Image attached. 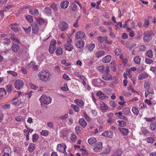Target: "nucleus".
<instances>
[{
  "label": "nucleus",
  "mask_w": 156,
  "mask_h": 156,
  "mask_svg": "<svg viewBox=\"0 0 156 156\" xmlns=\"http://www.w3.org/2000/svg\"><path fill=\"white\" fill-rule=\"evenodd\" d=\"M38 76L41 80L45 81H47L50 79V73L46 71H43L40 72L38 74Z\"/></svg>",
  "instance_id": "obj_1"
},
{
  "label": "nucleus",
  "mask_w": 156,
  "mask_h": 156,
  "mask_svg": "<svg viewBox=\"0 0 156 156\" xmlns=\"http://www.w3.org/2000/svg\"><path fill=\"white\" fill-rule=\"evenodd\" d=\"M39 100L41 105L43 106L44 105H48L51 102L52 99L50 97L43 94L40 98Z\"/></svg>",
  "instance_id": "obj_2"
},
{
  "label": "nucleus",
  "mask_w": 156,
  "mask_h": 156,
  "mask_svg": "<svg viewBox=\"0 0 156 156\" xmlns=\"http://www.w3.org/2000/svg\"><path fill=\"white\" fill-rule=\"evenodd\" d=\"M154 36V34L152 31L144 33L143 37L144 41L145 42H148L152 39L153 36Z\"/></svg>",
  "instance_id": "obj_3"
},
{
  "label": "nucleus",
  "mask_w": 156,
  "mask_h": 156,
  "mask_svg": "<svg viewBox=\"0 0 156 156\" xmlns=\"http://www.w3.org/2000/svg\"><path fill=\"white\" fill-rule=\"evenodd\" d=\"M24 84L23 81L20 79L16 80L13 84L14 87L17 90L23 89Z\"/></svg>",
  "instance_id": "obj_4"
},
{
  "label": "nucleus",
  "mask_w": 156,
  "mask_h": 156,
  "mask_svg": "<svg viewBox=\"0 0 156 156\" xmlns=\"http://www.w3.org/2000/svg\"><path fill=\"white\" fill-rule=\"evenodd\" d=\"M66 147V146L65 144L63 143L59 144L57 145V150L62 153H63L65 155H67V153L65 151Z\"/></svg>",
  "instance_id": "obj_5"
},
{
  "label": "nucleus",
  "mask_w": 156,
  "mask_h": 156,
  "mask_svg": "<svg viewBox=\"0 0 156 156\" xmlns=\"http://www.w3.org/2000/svg\"><path fill=\"white\" fill-rule=\"evenodd\" d=\"M72 39L68 38L67 40V44H65L64 47L65 49L68 51H71L73 49V46L72 45Z\"/></svg>",
  "instance_id": "obj_6"
},
{
  "label": "nucleus",
  "mask_w": 156,
  "mask_h": 156,
  "mask_svg": "<svg viewBox=\"0 0 156 156\" xmlns=\"http://www.w3.org/2000/svg\"><path fill=\"white\" fill-rule=\"evenodd\" d=\"M56 41L55 40H52L50 42V45L49 46L48 51L50 54H52L56 48Z\"/></svg>",
  "instance_id": "obj_7"
},
{
  "label": "nucleus",
  "mask_w": 156,
  "mask_h": 156,
  "mask_svg": "<svg viewBox=\"0 0 156 156\" xmlns=\"http://www.w3.org/2000/svg\"><path fill=\"white\" fill-rule=\"evenodd\" d=\"M86 37V34L84 32L79 31L76 33L75 38L77 39H83Z\"/></svg>",
  "instance_id": "obj_8"
},
{
  "label": "nucleus",
  "mask_w": 156,
  "mask_h": 156,
  "mask_svg": "<svg viewBox=\"0 0 156 156\" xmlns=\"http://www.w3.org/2000/svg\"><path fill=\"white\" fill-rule=\"evenodd\" d=\"M101 142H98L97 144H96L94 148L93 149L94 151L96 152H100L102 149L103 146Z\"/></svg>",
  "instance_id": "obj_9"
},
{
  "label": "nucleus",
  "mask_w": 156,
  "mask_h": 156,
  "mask_svg": "<svg viewBox=\"0 0 156 156\" xmlns=\"http://www.w3.org/2000/svg\"><path fill=\"white\" fill-rule=\"evenodd\" d=\"M84 42L83 40L78 41L75 44L76 47L78 48H82L84 47Z\"/></svg>",
  "instance_id": "obj_10"
},
{
  "label": "nucleus",
  "mask_w": 156,
  "mask_h": 156,
  "mask_svg": "<svg viewBox=\"0 0 156 156\" xmlns=\"http://www.w3.org/2000/svg\"><path fill=\"white\" fill-rule=\"evenodd\" d=\"M59 28L62 31H64L68 28V24L64 22H61L59 24Z\"/></svg>",
  "instance_id": "obj_11"
},
{
  "label": "nucleus",
  "mask_w": 156,
  "mask_h": 156,
  "mask_svg": "<svg viewBox=\"0 0 156 156\" xmlns=\"http://www.w3.org/2000/svg\"><path fill=\"white\" fill-rule=\"evenodd\" d=\"M69 2L67 0L63 1L60 3V6L63 9H66L68 6Z\"/></svg>",
  "instance_id": "obj_12"
},
{
  "label": "nucleus",
  "mask_w": 156,
  "mask_h": 156,
  "mask_svg": "<svg viewBox=\"0 0 156 156\" xmlns=\"http://www.w3.org/2000/svg\"><path fill=\"white\" fill-rule=\"evenodd\" d=\"M102 78L104 80L106 81L111 80H112V75L108 73H107L103 75Z\"/></svg>",
  "instance_id": "obj_13"
},
{
  "label": "nucleus",
  "mask_w": 156,
  "mask_h": 156,
  "mask_svg": "<svg viewBox=\"0 0 156 156\" xmlns=\"http://www.w3.org/2000/svg\"><path fill=\"white\" fill-rule=\"evenodd\" d=\"M97 95L99 97L100 99L103 100L106 99L108 98L107 96L105 95V94L100 91H98L97 93Z\"/></svg>",
  "instance_id": "obj_14"
},
{
  "label": "nucleus",
  "mask_w": 156,
  "mask_h": 156,
  "mask_svg": "<svg viewBox=\"0 0 156 156\" xmlns=\"http://www.w3.org/2000/svg\"><path fill=\"white\" fill-rule=\"evenodd\" d=\"M111 59V56L110 55H108L103 58L102 60L104 63H107L110 62Z\"/></svg>",
  "instance_id": "obj_15"
},
{
  "label": "nucleus",
  "mask_w": 156,
  "mask_h": 156,
  "mask_svg": "<svg viewBox=\"0 0 156 156\" xmlns=\"http://www.w3.org/2000/svg\"><path fill=\"white\" fill-rule=\"evenodd\" d=\"M97 38L98 43L101 44L104 41H107L108 39V37L106 36L101 37V36H99L97 37Z\"/></svg>",
  "instance_id": "obj_16"
},
{
  "label": "nucleus",
  "mask_w": 156,
  "mask_h": 156,
  "mask_svg": "<svg viewBox=\"0 0 156 156\" xmlns=\"http://www.w3.org/2000/svg\"><path fill=\"white\" fill-rule=\"evenodd\" d=\"M101 135L106 137L111 138L113 136V133L111 132L105 131Z\"/></svg>",
  "instance_id": "obj_17"
},
{
  "label": "nucleus",
  "mask_w": 156,
  "mask_h": 156,
  "mask_svg": "<svg viewBox=\"0 0 156 156\" xmlns=\"http://www.w3.org/2000/svg\"><path fill=\"white\" fill-rule=\"evenodd\" d=\"M79 123L83 127L85 128L87 125V123L83 118L79 119Z\"/></svg>",
  "instance_id": "obj_18"
},
{
  "label": "nucleus",
  "mask_w": 156,
  "mask_h": 156,
  "mask_svg": "<svg viewBox=\"0 0 156 156\" xmlns=\"http://www.w3.org/2000/svg\"><path fill=\"white\" fill-rule=\"evenodd\" d=\"M5 90L3 88H0V100L2 99L4 96L6 94Z\"/></svg>",
  "instance_id": "obj_19"
},
{
  "label": "nucleus",
  "mask_w": 156,
  "mask_h": 156,
  "mask_svg": "<svg viewBox=\"0 0 156 156\" xmlns=\"http://www.w3.org/2000/svg\"><path fill=\"white\" fill-rule=\"evenodd\" d=\"M105 53V51H101L96 52L95 54V56L98 58H99L103 56Z\"/></svg>",
  "instance_id": "obj_20"
},
{
  "label": "nucleus",
  "mask_w": 156,
  "mask_h": 156,
  "mask_svg": "<svg viewBox=\"0 0 156 156\" xmlns=\"http://www.w3.org/2000/svg\"><path fill=\"white\" fill-rule=\"evenodd\" d=\"M63 52V48L61 47L57 48L55 50V53L58 56L61 55L62 54Z\"/></svg>",
  "instance_id": "obj_21"
},
{
  "label": "nucleus",
  "mask_w": 156,
  "mask_h": 156,
  "mask_svg": "<svg viewBox=\"0 0 156 156\" xmlns=\"http://www.w3.org/2000/svg\"><path fill=\"white\" fill-rule=\"evenodd\" d=\"M20 48V46L18 44H13L12 47V49L14 52H17L19 49Z\"/></svg>",
  "instance_id": "obj_22"
},
{
  "label": "nucleus",
  "mask_w": 156,
  "mask_h": 156,
  "mask_svg": "<svg viewBox=\"0 0 156 156\" xmlns=\"http://www.w3.org/2000/svg\"><path fill=\"white\" fill-rule=\"evenodd\" d=\"M29 13L33 15H37L38 14V11L36 9H30L29 10Z\"/></svg>",
  "instance_id": "obj_23"
},
{
  "label": "nucleus",
  "mask_w": 156,
  "mask_h": 156,
  "mask_svg": "<svg viewBox=\"0 0 156 156\" xmlns=\"http://www.w3.org/2000/svg\"><path fill=\"white\" fill-rule=\"evenodd\" d=\"M35 149V145L34 144L30 143L28 147V150L30 152H32Z\"/></svg>",
  "instance_id": "obj_24"
},
{
  "label": "nucleus",
  "mask_w": 156,
  "mask_h": 156,
  "mask_svg": "<svg viewBox=\"0 0 156 156\" xmlns=\"http://www.w3.org/2000/svg\"><path fill=\"white\" fill-rule=\"evenodd\" d=\"M95 47V45L94 44H88L86 46V48L90 51H91L93 50Z\"/></svg>",
  "instance_id": "obj_25"
},
{
  "label": "nucleus",
  "mask_w": 156,
  "mask_h": 156,
  "mask_svg": "<svg viewBox=\"0 0 156 156\" xmlns=\"http://www.w3.org/2000/svg\"><path fill=\"white\" fill-rule=\"evenodd\" d=\"M123 154V151L121 150H116L115 153H114L112 156H121Z\"/></svg>",
  "instance_id": "obj_26"
},
{
  "label": "nucleus",
  "mask_w": 156,
  "mask_h": 156,
  "mask_svg": "<svg viewBox=\"0 0 156 156\" xmlns=\"http://www.w3.org/2000/svg\"><path fill=\"white\" fill-rule=\"evenodd\" d=\"M96 141V138L94 137H90L88 140V143L90 145L94 144Z\"/></svg>",
  "instance_id": "obj_27"
},
{
  "label": "nucleus",
  "mask_w": 156,
  "mask_h": 156,
  "mask_svg": "<svg viewBox=\"0 0 156 156\" xmlns=\"http://www.w3.org/2000/svg\"><path fill=\"white\" fill-rule=\"evenodd\" d=\"M119 129L124 135H127L128 133V129L125 128H119Z\"/></svg>",
  "instance_id": "obj_28"
},
{
  "label": "nucleus",
  "mask_w": 156,
  "mask_h": 156,
  "mask_svg": "<svg viewBox=\"0 0 156 156\" xmlns=\"http://www.w3.org/2000/svg\"><path fill=\"white\" fill-rule=\"evenodd\" d=\"M147 76V74L146 73H142L139 75L138 78L139 80H141L143 79L146 78Z\"/></svg>",
  "instance_id": "obj_29"
},
{
  "label": "nucleus",
  "mask_w": 156,
  "mask_h": 156,
  "mask_svg": "<svg viewBox=\"0 0 156 156\" xmlns=\"http://www.w3.org/2000/svg\"><path fill=\"white\" fill-rule=\"evenodd\" d=\"M123 113L126 115H127L129 113L130 110L128 107H126L122 111Z\"/></svg>",
  "instance_id": "obj_30"
},
{
  "label": "nucleus",
  "mask_w": 156,
  "mask_h": 156,
  "mask_svg": "<svg viewBox=\"0 0 156 156\" xmlns=\"http://www.w3.org/2000/svg\"><path fill=\"white\" fill-rule=\"evenodd\" d=\"M141 58L138 56H136L133 59V61L134 62L138 65L140 64V61Z\"/></svg>",
  "instance_id": "obj_31"
},
{
  "label": "nucleus",
  "mask_w": 156,
  "mask_h": 156,
  "mask_svg": "<svg viewBox=\"0 0 156 156\" xmlns=\"http://www.w3.org/2000/svg\"><path fill=\"white\" fill-rule=\"evenodd\" d=\"M132 111L134 115H138L139 112L138 109L136 107H133L132 108Z\"/></svg>",
  "instance_id": "obj_32"
},
{
  "label": "nucleus",
  "mask_w": 156,
  "mask_h": 156,
  "mask_svg": "<svg viewBox=\"0 0 156 156\" xmlns=\"http://www.w3.org/2000/svg\"><path fill=\"white\" fill-rule=\"evenodd\" d=\"M32 30L34 33H36L39 30L38 26L35 24H33L32 25Z\"/></svg>",
  "instance_id": "obj_33"
},
{
  "label": "nucleus",
  "mask_w": 156,
  "mask_h": 156,
  "mask_svg": "<svg viewBox=\"0 0 156 156\" xmlns=\"http://www.w3.org/2000/svg\"><path fill=\"white\" fill-rule=\"evenodd\" d=\"M15 119L16 121L19 122H23L25 121L24 119L21 116H18L16 117Z\"/></svg>",
  "instance_id": "obj_34"
},
{
  "label": "nucleus",
  "mask_w": 156,
  "mask_h": 156,
  "mask_svg": "<svg viewBox=\"0 0 156 156\" xmlns=\"http://www.w3.org/2000/svg\"><path fill=\"white\" fill-rule=\"evenodd\" d=\"M100 107L101 109L103 110H106L108 109V106L103 102L100 104Z\"/></svg>",
  "instance_id": "obj_35"
},
{
  "label": "nucleus",
  "mask_w": 156,
  "mask_h": 156,
  "mask_svg": "<svg viewBox=\"0 0 156 156\" xmlns=\"http://www.w3.org/2000/svg\"><path fill=\"white\" fill-rule=\"evenodd\" d=\"M39 138V136L36 133L34 134L33 135L32 137V140L33 142L34 143L36 142H37Z\"/></svg>",
  "instance_id": "obj_36"
},
{
  "label": "nucleus",
  "mask_w": 156,
  "mask_h": 156,
  "mask_svg": "<svg viewBox=\"0 0 156 156\" xmlns=\"http://www.w3.org/2000/svg\"><path fill=\"white\" fill-rule=\"evenodd\" d=\"M117 122L119 123V125L121 127L125 126L126 125V123L123 120H118Z\"/></svg>",
  "instance_id": "obj_37"
},
{
  "label": "nucleus",
  "mask_w": 156,
  "mask_h": 156,
  "mask_svg": "<svg viewBox=\"0 0 156 156\" xmlns=\"http://www.w3.org/2000/svg\"><path fill=\"white\" fill-rule=\"evenodd\" d=\"M143 26L145 27H148L149 25V20L148 19L144 20Z\"/></svg>",
  "instance_id": "obj_38"
},
{
  "label": "nucleus",
  "mask_w": 156,
  "mask_h": 156,
  "mask_svg": "<svg viewBox=\"0 0 156 156\" xmlns=\"http://www.w3.org/2000/svg\"><path fill=\"white\" fill-rule=\"evenodd\" d=\"M146 55L150 58H152L153 57V54L152 50H149L148 51L146 54Z\"/></svg>",
  "instance_id": "obj_39"
},
{
  "label": "nucleus",
  "mask_w": 156,
  "mask_h": 156,
  "mask_svg": "<svg viewBox=\"0 0 156 156\" xmlns=\"http://www.w3.org/2000/svg\"><path fill=\"white\" fill-rule=\"evenodd\" d=\"M83 115L87 121H90L91 119L87 115L86 112H84L83 113Z\"/></svg>",
  "instance_id": "obj_40"
},
{
  "label": "nucleus",
  "mask_w": 156,
  "mask_h": 156,
  "mask_svg": "<svg viewBox=\"0 0 156 156\" xmlns=\"http://www.w3.org/2000/svg\"><path fill=\"white\" fill-rule=\"evenodd\" d=\"M144 87L147 90H150V83L148 82H146L144 84Z\"/></svg>",
  "instance_id": "obj_41"
},
{
  "label": "nucleus",
  "mask_w": 156,
  "mask_h": 156,
  "mask_svg": "<svg viewBox=\"0 0 156 156\" xmlns=\"http://www.w3.org/2000/svg\"><path fill=\"white\" fill-rule=\"evenodd\" d=\"M114 52L115 55H120L122 54L121 50L118 48L115 49Z\"/></svg>",
  "instance_id": "obj_42"
},
{
  "label": "nucleus",
  "mask_w": 156,
  "mask_h": 156,
  "mask_svg": "<svg viewBox=\"0 0 156 156\" xmlns=\"http://www.w3.org/2000/svg\"><path fill=\"white\" fill-rule=\"evenodd\" d=\"M12 86L10 84H8L6 86V90L8 92H10L12 90Z\"/></svg>",
  "instance_id": "obj_43"
},
{
  "label": "nucleus",
  "mask_w": 156,
  "mask_h": 156,
  "mask_svg": "<svg viewBox=\"0 0 156 156\" xmlns=\"http://www.w3.org/2000/svg\"><path fill=\"white\" fill-rule=\"evenodd\" d=\"M10 40L9 39L5 38L3 40V43L4 44L8 45L10 43Z\"/></svg>",
  "instance_id": "obj_44"
},
{
  "label": "nucleus",
  "mask_w": 156,
  "mask_h": 156,
  "mask_svg": "<svg viewBox=\"0 0 156 156\" xmlns=\"http://www.w3.org/2000/svg\"><path fill=\"white\" fill-rule=\"evenodd\" d=\"M7 73H8L12 75L13 76L15 77L17 76V73L14 71H12L11 70H9L7 71Z\"/></svg>",
  "instance_id": "obj_45"
},
{
  "label": "nucleus",
  "mask_w": 156,
  "mask_h": 156,
  "mask_svg": "<svg viewBox=\"0 0 156 156\" xmlns=\"http://www.w3.org/2000/svg\"><path fill=\"white\" fill-rule=\"evenodd\" d=\"M71 107L74 109L75 112H78L79 111V107L76 105L72 104L71 105Z\"/></svg>",
  "instance_id": "obj_46"
},
{
  "label": "nucleus",
  "mask_w": 156,
  "mask_h": 156,
  "mask_svg": "<svg viewBox=\"0 0 156 156\" xmlns=\"http://www.w3.org/2000/svg\"><path fill=\"white\" fill-rule=\"evenodd\" d=\"M41 133L42 136H47L49 132L48 130H43L41 132Z\"/></svg>",
  "instance_id": "obj_47"
},
{
  "label": "nucleus",
  "mask_w": 156,
  "mask_h": 156,
  "mask_svg": "<svg viewBox=\"0 0 156 156\" xmlns=\"http://www.w3.org/2000/svg\"><path fill=\"white\" fill-rule=\"evenodd\" d=\"M10 107V104H5L2 105L1 106V108L2 109H7L9 108Z\"/></svg>",
  "instance_id": "obj_48"
},
{
  "label": "nucleus",
  "mask_w": 156,
  "mask_h": 156,
  "mask_svg": "<svg viewBox=\"0 0 156 156\" xmlns=\"http://www.w3.org/2000/svg\"><path fill=\"white\" fill-rule=\"evenodd\" d=\"M71 9L73 11H75L77 9V6L75 3H73L71 5Z\"/></svg>",
  "instance_id": "obj_49"
},
{
  "label": "nucleus",
  "mask_w": 156,
  "mask_h": 156,
  "mask_svg": "<svg viewBox=\"0 0 156 156\" xmlns=\"http://www.w3.org/2000/svg\"><path fill=\"white\" fill-rule=\"evenodd\" d=\"M150 129L151 131H154L155 129V126L153 123H151L150 125Z\"/></svg>",
  "instance_id": "obj_50"
},
{
  "label": "nucleus",
  "mask_w": 156,
  "mask_h": 156,
  "mask_svg": "<svg viewBox=\"0 0 156 156\" xmlns=\"http://www.w3.org/2000/svg\"><path fill=\"white\" fill-rule=\"evenodd\" d=\"M26 18L27 21L30 23H31L33 21L32 16L30 15L26 16Z\"/></svg>",
  "instance_id": "obj_51"
},
{
  "label": "nucleus",
  "mask_w": 156,
  "mask_h": 156,
  "mask_svg": "<svg viewBox=\"0 0 156 156\" xmlns=\"http://www.w3.org/2000/svg\"><path fill=\"white\" fill-rule=\"evenodd\" d=\"M145 63L147 64H151L153 62L152 60L148 58H145Z\"/></svg>",
  "instance_id": "obj_52"
},
{
  "label": "nucleus",
  "mask_w": 156,
  "mask_h": 156,
  "mask_svg": "<svg viewBox=\"0 0 156 156\" xmlns=\"http://www.w3.org/2000/svg\"><path fill=\"white\" fill-rule=\"evenodd\" d=\"M104 67L105 66H99L98 68V69L101 72L104 73Z\"/></svg>",
  "instance_id": "obj_53"
},
{
  "label": "nucleus",
  "mask_w": 156,
  "mask_h": 156,
  "mask_svg": "<svg viewBox=\"0 0 156 156\" xmlns=\"http://www.w3.org/2000/svg\"><path fill=\"white\" fill-rule=\"evenodd\" d=\"M144 119L147 122H151L154 120L155 119V117H153L151 118L145 117Z\"/></svg>",
  "instance_id": "obj_54"
},
{
  "label": "nucleus",
  "mask_w": 156,
  "mask_h": 156,
  "mask_svg": "<svg viewBox=\"0 0 156 156\" xmlns=\"http://www.w3.org/2000/svg\"><path fill=\"white\" fill-rule=\"evenodd\" d=\"M37 21L40 24H42L45 22L41 18H38L37 19Z\"/></svg>",
  "instance_id": "obj_55"
},
{
  "label": "nucleus",
  "mask_w": 156,
  "mask_h": 156,
  "mask_svg": "<svg viewBox=\"0 0 156 156\" xmlns=\"http://www.w3.org/2000/svg\"><path fill=\"white\" fill-rule=\"evenodd\" d=\"M44 12L48 14H50L51 12L50 9L48 7L45 8L44 9Z\"/></svg>",
  "instance_id": "obj_56"
},
{
  "label": "nucleus",
  "mask_w": 156,
  "mask_h": 156,
  "mask_svg": "<svg viewBox=\"0 0 156 156\" xmlns=\"http://www.w3.org/2000/svg\"><path fill=\"white\" fill-rule=\"evenodd\" d=\"M110 105L113 108H115L116 105V103L114 101H110L109 102Z\"/></svg>",
  "instance_id": "obj_57"
},
{
  "label": "nucleus",
  "mask_w": 156,
  "mask_h": 156,
  "mask_svg": "<svg viewBox=\"0 0 156 156\" xmlns=\"http://www.w3.org/2000/svg\"><path fill=\"white\" fill-rule=\"evenodd\" d=\"M147 140L148 143H153L154 141L155 140L154 139L153 137H149L147 139Z\"/></svg>",
  "instance_id": "obj_58"
},
{
  "label": "nucleus",
  "mask_w": 156,
  "mask_h": 156,
  "mask_svg": "<svg viewBox=\"0 0 156 156\" xmlns=\"http://www.w3.org/2000/svg\"><path fill=\"white\" fill-rule=\"evenodd\" d=\"M144 69L145 67L144 66L141 65L139 67L137 71L139 72L140 73L144 70Z\"/></svg>",
  "instance_id": "obj_59"
},
{
  "label": "nucleus",
  "mask_w": 156,
  "mask_h": 156,
  "mask_svg": "<svg viewBox=\"0 0 156 156\" xmlns=\"http://www.w3.org/2000/svg\"><path fill=\"white\" fill-rule=\"evenodd\" d=\"M76 136L75 135H71L70 137V139L73 142H75L76 139Z\"/></svg>",
  "instance_id": "obj_60"
},
{
  "label": "nucleus",
  "mask_w": 156,
  "mask_h": 156,
  "mask_svg": "<svg viewBox=\"0 0 156 156\" xmlns=\"http://www.w3.org/2000/svg\"><path fill=\"white\" fill-rule=\"evenodd\" d=\"M106 115L109 119H112L114 116V114L112 112L108 113L106 114Z\"/></svg>",
  "instance_id": "obj_61"
},
{
  "label": "nucleus",
  "mask_w": 156,
  "mask_h": 156,
  "mask_svg": "<svg viewBox=\"0 0 156 156\" xmlns=\"http://www.w3.org/2000/svg\"><path fill=\"white\" fill-rule=\"evenodd\" d=\"M84 105V103L83 102V101L82 100L80 101L79 103L77 104V105L82 108H83V105Z\"/></svg>",
  "instance_id": "obj_62"
},
{
  "label": "nucleus",
  "mask_w": 156,
  "mask_h": 156,
  "mask_svg": "<svg viewBox=\"0 0 156 156\" xmlns=\"http://www.w3.org/2000/svg\"><path fill=\"white\" fill-rule=\"evenodd\" d=\"M149 93L153 94L154 91L153 90H147V91H146L145 93V96L146 97H147Z\"/></svg>",
  "instance_id": "obj_63"
},
{
  "label": "nucleus",
  "mask_w": 156,
  "mask_h": 156,
  "mask_svg": "<svg viewBox=\"0 0 156 156\" xmlns=\"http://www.w3.org/2000/svg\"><path fill=\"white\" fill-rule=\"evenodd\" d=\"M23 29L25 30L26 33L27 34L29 33L31 31V28L30 27H28L27 28H25L24 27H23Z\"/></svg>",
  "instance_id": "obj_64"
}]
</instances>
